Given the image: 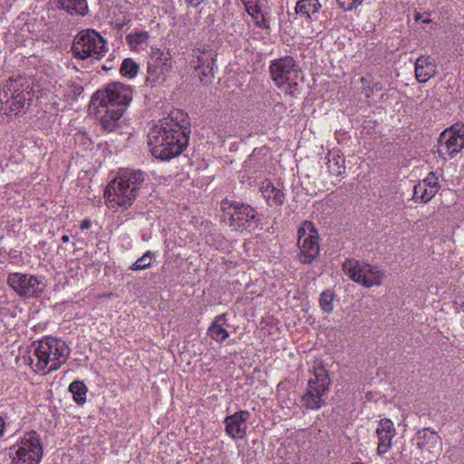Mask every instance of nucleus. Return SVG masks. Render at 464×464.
<instances>
[{
  "mask_svg": "<svg viewBox=\"0 0 464 464\" xmlns=\"http://www.w3.org/2000/svg\"><path fill=\"white\" fill-rule=\"evenodd\" d=\"M347 2H338L341 8L343 10H353V8H356L357 5H355L356 2H348V5L346 6Z\"/></svg>",
  "mask_w": 464,
  "mask_h": 464,
  "instance_id": "obj_37",
  "label": "nucleus"
},
{
  "mask_svg": "<svg viewBox=\"0 0 464 464\" xmlns=\"http://www.w3.org/2000/svg\"><path fill=\"white\" fill-rule=\"evenodd\" d=\"M139 71V65L130 58H126L122 61L121 65V73L122 76L132 79Z\"/></svg>",
  "mask_w": 464,
  "mask_h": 464,
  "instance_id": "obj_28",
  "label": "nucleus"
},
{
  "mask_svg": "<svg viewBox=\"0 0 464 464\" xmlns=\"http://www.w3.org/2000/svg\"><path fill=\"white\" fill-rule=\"evenodd\" d=\"M83 92V87L82 85H71L69 86L64 96L67 100L76 101L78 96L81 95Z\"/></svg>",
  "mask_w": 464,
  "mask_h": 464,
  "instance_id": "obj_34",
  "label": "nucleus"
},
{
  "mask_svg": "<svg viewBox=\"0 0 464 464\" xmlns=\"http://www.w3.org/2000/svg\"><path fill=\"white\" fill-rule=\"evenodd\" d=\"M61 240H62V242H63V243H67V242H69L70 237H69V236H67V235H63V236L62 237Z\"/></svg>",
  "mask_w": 464,
  "mask_h": 464,
  "instance_id": "obj_42",
  "label": "nucleus"
},
{
  "mask_svg": "<svg viewBox=\"0 0 464 464\" xmlns=\"http://www.w3.org/2000/svg\"><path fill=\"white\" fill-rule=\"evenodd\" d=\"M132 100L131 89L122 83L113 82L103 90H98L92 96L91 104L96 108L121 107L125 111Z\"/></svg>",
  "mask_w": 464,
  "mask_h": 464,
  "instance_id": "obj_8",
  "label": "nucleus"
},
{
  "mask_svg": "<svg viewBox=\"0 0 464 464\" xmlns=\"http://www.w3.org/2000/svg\"><path fill=\"white\" fill-rule=\"evenodd\" d=\"M269 72L275 84L290 94L297 90L299 82L303 80L300 66L293 57L288 55L273 60Z\"/></svg>",
  "mask_w": 464,
  "mask_h": 464,
  "instance_id": "obj_4",
  "label": "nucleus"
},
{
  "mask_svg": "<svg viewBox=\"0 0 464 464\" xmlns=\"http://www.w3.org/2000/svg\"><path fill=\"white\" fill-rule=\"evenodd\" d=\"M455 304L459 306V308L464 312V299L463 298H458L455 301Z\"/></svg>",
  "mask_w": 464,
  "mask_h": 464,
  "instance_id": "obj_39",
  "label": "nucleus"
},
{
  "mask_svg": "<svg viewBox=\"0 0 464 464\" xmlns=\"http://www.w3.org/2000/svg\"><path fill=\"white\" fill-rule=\"evenodd\" d=\"M102 114L101 125L107 131H114L121 124V119L125 111L121 107L114 108H97Z\"/></svg>",
  "mask_w": 464,
  "mask_h": 464,
  "instance_id": "obj_21",
  "label": "nucleus"
},
{
  "mask_svg": "<svg viewBox=\"0 0 464 464\" xmlns=\"http://www.w3.org/2000/svg\"><path fill=\"white\" fill-rule=\"evenodd\" d=\"M6 282L18 295L24 298H38L46 287L43 276L18 272L9 274Z\"/></svg>",
  "mask_w": 464,
  "mask_h": 464,
  "instance_id": "obj_13",
  "label": "nucleus"
},
{
  "mask_svg": "<svg viewBox=\"0 0 464 464\" xmlns=\"http://www.w3.org/2000/svg\"><path fill=\"white\" fill-rule=\"evenodd\" d=\"M360 82H362L363 87H366L368 84L372 83V82L370 81V79L368 77H362L360 79Z\"/></svg>",
  "mask_w": 464,
  "mask_h": 464,
  "instance_id": "obj_40",
  "label": "nucleus"
},
{
  "mask_svg": "<svg viewBox=\"0 0 464 464\" xmlns=\"http://www.w3.org/2000/svg\"><path fill=\"white\" fill-rule=\"evenodd\" d=\"M259 26H262L261 23L257 24ZM263 27H266V24H263Z\"/></svg>",
  "mask_w": 464,
  "mask_h": 464,
  "instance_id": "obj_44",
  "label": "nucleus"
},
{
  "mask_svg": "<svg viewBox=\"0 0 464 464\" xmlns=\"http://www.w3.org/2000/svg\"><path fill=\"white\" fill-rule=\"evenodd\" d=\"M106 42L95 30L88 29L80 32L74 38L72 52L81 60L89 57L101 59L106 52Z\"/></svg>",
  "mask_w": 464,
  "mask_h": 464,
  "instance_id": "obj_10",
  "label": "nucleus"
},
{
  "mask_svg": "<svg viewBox=\"0 0 464 464\" xmlns=\"http://www.w3.org/2000/svg\"><path fill=\"white\" fill-rule=\"evenodd\" d=\"M153 258V253L147 251L140 258H138L130 268L133 271H140L149 268L152 264Z\"/></svg>",
  "mask_w": 464,
  "mask_h": 464,
  "instance_id": "obj_30",
  "label": "nucleus"
},
{
  "mask_svg": "<svg viewBox=\"0 0 464 464\" xmlns=\"http://www.w3.org/2000/svg\"><path fill=\"white\" fill-rule=\"evenodd\" d=\"M322 5L320 2H296L295 12L296 14H301L305 18L311 20L312 15L318 13Z\"/></svg>",
  "mask_w": 464,
  "mask_h": 464,
  "instance_id": "obj_25",
  "label": "nucleus"
},
{
  "mask_svg": "<svg viewBox=\"0 0 464 464\" xmlns=\"http://www.w3.org/2000/svg\"><path fill=\"white\" fill-rule=\"evenodd\" d=\"M438 153L453 158L464 148V124L458 122L444 130L439 138Z\"/></svg>",
  "mask_w": 464,
  "mask_h": 464,
  "instance_id": "obj_14",
  "label": "nucleus"
},
{
  "mask_svg": "<svg viewBox=\"0 0 464 464\" xmlns=\"http://www.w3.org/2000/svg\"><path fill=\"white\" fill-rule=\"evenodd\" d=\"M382 90V84L379 82H372L368 84L366 87H362V92H364L367 98L372 96L375 92Z\"/></svg>",
  "mask_w": 464,
  "mask_h": 464,
  "instance_id": "obj_35",
  "label": "nucleus"
},
{
  "mask_svg": "<svg viewBox=\"0 0 464 464\" xmlns=\"http://www.w3.org/2000/svg\"><path fill=\"white\" fill-rule=\"evenodd\" d=\"M437 191L434 188H430L425 185V183L419 182L413 187V195L412 198L417 200H420L421 202H428L430 201L435 195Z\"/></svg>",
  "mask_w": 464,
  "mask_h": 464,
  "instance_id": "obj_24",
  "label": "nucleus"
},
{
  "mask_svg": "<svg viewBox=\"0 0 464 464\" xmlns=\"http://www.w3.org/2000/svg\"><path fill=\"white\" fill-rule=\"evenodd\" d=\"M171 69V55L169 51L165 52L160 48H151L148 62L147 81L154 83L164 81L165 76Z\"/></svg>",
  "mask_w": 464,
  "mask_h": 464,
  "instance_id": "obj_15",
  "label": "nucleus"
},
{
  "mask_svg": "<svg viewBox=\"0 0 464 464\" xmlns=\"http://www.w3.org/2000/svg\"><path fill=\"white\" fill-rule=\"evenodd\" d=\"M87 387L81 381H74L69 385V392L72 394L73 401L78 405H82L86 401Z\"/></svg>",
  "mask_w": 464,
  "mask_h": 464,
  "instance_id": "obj_26",
  "label": "nucleus"
},
{
  "mask_svg": "<svg viewBox=\"0 0 464 464\" xmlns=\"http://www.w3.org/2000/svg\"><path fill=\"white\" fill-rule=\"evenodd\" d=\"M331 381L324 367L315 369L314 377L308 381L301 402L308 410H319L326 403Z\"/></svg>",
  "mask_w": 464,
  "mask_h": 464,
  "instance_id": "obj_7",
  "label": "nucleus"
},
{
  "mask_svg": "<svg viewBox=\"0 0 464 464\" xmlns=\"http://www.w3.org/2000/svg\"><path fill=\"white\" fill-rule=\"evenodd\" d=\"M191 65L199 71V78L205 83L210 82L214 78L216 66V53L212 49L206 47L193 50Z\"/></svg>",
  "mask_w": 464,
  "mask_h": 464,
  "instance_id": "obj_16",
  "label": "nucleus"
},
{
  "mask_svg": "<svg viewBox=\"0 0 464 464\" xmlns=\"http://www.w3.org/2000/svg\"><path fill=\"white\" fill-rule=\"evenodd\" d=\"M25 80L23 77L16 79L10 78L3 85L0 91V110L4 114L18 115L31 100L30 92H25L28 86L24 87Z\"/></svg>",
  "mask_w": 464,
  "mask_h": 464,
  "instance_id": "obj_5",
  "label": "nucleus"
},
{
  "mask_svg": "<svg viewBox=\"0 0 464 464\" xmlns=\"http://www.w3.org/2000/svg\"><path fill=\"white\" fill-rule=\"evenodd\" d=\"M263 197L272 208L281 207L285 198L282 189L276 188L271 182H264L260 188Z\"/></svg>",
  "mask_w": 464,
  "mask_h": 464,
  "instance_id": "obj_23",
  "label": "nucleus"
},
{
  "mask_svg": "<svg viewBox=\"0 0 464 464\" xmlns=\"http://www.w3.org/2000/svg\"><path fill=\"white\" fill-rule=\"evenodd\" d=\"M344 160L341 157H334L328 160L329 172L334 176H341L345 172V167L343 166Z\"/></svg>",
  "mask_w": 464,
  "mask_h": 464,
  "instance_id": "obj_31",
  "label": "nucleus"
},
{
  "mask_svg": "<svg viewBox=\"0 0 464 464\" xmlns=\"http://www.w3.org/2000/svg\"><path fill=\"white\" fill-rule=\"evenodd\" d=\"M413 440L420 450L434 452L440 448V438L437 432L430 429H422L418 430Z\"/></svg>",
  "mask_w": 464,
  "mask_h": 464,
  "instance_id": "obj_20",
  "label": "nucleus"
},
{
  "mask_svg": "<svg viewBox=\"0 0 464 464\" xmlns=\"http://www.w3.org/2000/svg\"><path fill=\"white\" fill-rule=\"evenodd\" d=\"M334 294L330 290L324 291L320 295L319 304L324 313H331L334 310Z\"/></svg>",
  "mask_w": 464,
  "mask_h": 464,
  "instance_id": "obj_32",
  "label": "nucleus"
},
{
  "mask_svg": "<svg viewBox=\"0 0 464 464\" xmlns=\"http://www.w3.org/2000/svg\"><path fill=\"white\" fill-rule=\"evenodd\" d=\"M376 433L379 440L377 452L379 455H383L392 448V441L397 434L393 422L387 418L381 419L376 428Z\"/></svg>",
  "mask_w": 464,
  "mask_h": 464,
  "instance_id": "obj_18",
  "label": "nucleus"
},
{
  "mask_svg": "<svg viewBox=\"0 0 464 464\" xmlns=\"http://www.w3.org/2000/svg\"><path fill=\"white\" fill-rule=\"evenodd\" d=\"M297 234L298 259L302 264H311L319 254L318 232L311 221H304Z\"/></svg>",
  "mask_w": 464,
  "mask_h": 464,
  "instance_id": "obj_12",
  "label": "nucleus"
},
{
  "mask_svg": "<svg viewBox=\"0 0 464 464\" xmlns=\"http://www.w3.org/2000/svg\"><path fill=\"white\" fill-rule=\"evenodd\" d=\"M190 122L188 114L173 110L155 124L148 134V147L153 157L169 160L187 148L190 135Z\"/></svg>",
  "mask_w": 464,
  "mask_h": 464,
  "instance_id": "obj_1",
  "label": "nucleus"
},
{
  "mask_svg": "<svg viewBox=\"0 0 464 464\" xmlns=\"http://www.w3.org/2000/svg\"><path fill=\"white\" fill-rule=\"evenodd\" d=\"M247 13L256 20V24H259L258 19L262 18V23L265 22V16L261 13L260 6L257 5L258 2H243Z\"/></svg>",
  "mask_w": 464,
  "mask_h": 464,
  "instance_id": "obj_33",
  "label": "nucleus"
},
{
  "mask_svg": "<svg viewBox=\"0 0 464 464\" xmlns=\"http://www.w3.org/2000/svg\"><path fill=\"white\" fill-rule=\"evenodd\" d=\"M5 420L2 416H0V437L3 436L4 434V430H5Z\"/></svg>",
  "mask_w": 464,
  "mask_h": 464,
  "instance_id": "obj_41",
  "label": "nucleus"
},
{
  "mask_svg": "<svg viewBox=\"0 0 464 464\" xmlns=\"http://www.w3.org/2000/svg\"><path fill=\"white\" fill-rule=\"evenodd\" d=\"M126 40L131 48L136 49L138 46L147 43L149 40V33L146 31H140L129 34L126 36Z\"/></svg>",
  "mask_w": 464,
  "mask_h": 464,
  "instance_id": "obj_29",
  "label": "nucleus"
},
{
  "mask_svg": "<svg viewBox=\"0 0 464 464\" xmlns=\"http://www.w3.org/2000/svg\"><path fill=\"white\" fill-rule=\"evenodd\" d=\"M224 221L235 231H244L256 227V211L249 205L225 199L221 202Z\"/></svg>",
  "mask_w": 464,
  "mask_h": 464,
  "instance_id": "obj_6",
  "label": "nucleus"
},
{
  "mask_svg": "<svg viewBox=\"0 0 464 464\" xmlns=\"http://www.w3.org/2000/svg\"><path fill=\"white\" fill-rule=\"evenodd\" d=\"M437 65L433 58L430 56H420L415 62V76L419 82H426L435 76Z\"/></svg>",
  "mask_w": 464,
  "mask_h": 464,
  "instance_id": "obj_19",
  "label": "nucleus"
},
{
  "mask_svg": "<svg viewBox=\"0 0 464 464\" xmlns=\"http://www.w3.org/2000/svg\"><path fill=\"white\" fill-rule=\"evenodd\" d=\"M343 270L352 281L366 288L380 285L383 277L379 267L356 259H346L343 263Z\"/></svg>",
  "mask_w": 464,
  "mask_h": 464,
  "instance_id": "obj_11",
  "label": "nucleus"
},
{
  "mask_svg": "<svg viewBox=\"0 0 464 464\" xmlns=\"http://www.w3.org/2000/svg\"><path fill=\"white\" fill-rule=\"evenodd\" d=\"M227 315L226 313L217 315L208 328L207 334L218 343H223L229 336L224 326L227 323Z\"/></svg>",
  "mask_w": 464,
  "mask_h": 464,
  "instance_id": "obj_22",
  "label": "nucleus"
},
{
  "mask_svg": "<svg viewBox=\"0 0 464 464\" xmlns=\"http://www.w3.org/2000/svg\"><path fill=\"white\" fill-rule=\"evenodd\" d=\"M200 2H197V4L193 5L194 7H198Z\"/></svg>",
  "mask_w": 464,
  "mask_h": 464,
  "instance_id": "obj_43",
  "label": "nucleus"
},
{
  "mask_svg": "<svg viewBox=\"0 0 464 464\" xmlns=\"http://www.w3.org/2000/svg\"><path fill=\"white\" fill-rule=\"evenodd\" d=\"M250 417L248 411H239L224 420L225 431L233 440H242L246 435V421Z\"/></svg>",
  "mask_w": 464,
  "mask_h": 464,
  "instance_id": "obj_17",
  "label": "nucleus"
},
{
  "mask_svg": "<svg viewBox=\"0 0 464 464\" xmlns=\"http://www.w3.org/2000/svg\"><path fill=\"white\" fill-rule=\"evenodd\" d=\"M13 464H39L43 458L40 436L32 430L26 433L16 445L9 449Z\"/></svg>",
  "mask_w": 464,
  "mask_h": 464,
  "instance_id": "obj_9",
  "label": "nucleus"
},
{
  "mask_svg": "<svg viewBox=\"0 0 464 464\" xmlns=\"http://www.w3.org/2000/svg\"><path fill=\"white\" fill-rule=\"evenodd\" d=\"M34 345V353L24 358L37 373L46 374L58 370L70 354L65 342L53 337H46Z\"/></svg>",
  "mask_w": 464,
  "mask_h": 464,
  "instance_id": "obj_3",
  "label": "nucleus"
},
{
  "mask_svg": "<svg viewBox=\"0 0 464 464\" xmlns=\"http://www.w3.org/2000/svg\"><path fill=\"white\" fill-rule=\"evenodd\" d=\"M143 181L144 173L142 171L129 169H120L115 179L105 188L104 196L107 206L114 211H118L119 208H130Z\"/></svg>",
  "mask_w": 464,
  "mask_h": 464,
  "instance_id": "obj_2",
  "label": "nucleus"
},
{
  "mask_svg": "<svg viewBox=\"0 0 464 464\" xmlns=\"http://www.w3.org/2000/svg\"><path fill=\"white\" fill-rule=\"evenodd\" d=\"M420 183H425V185H427V187H429L430 188H435L437 192L440 188L438 178L436 177L434 172H430L428 176L422 181H420Z\"/></svg>",
  "mask_w": 464,
  "mask_h": 464,
  "instance_id": "obj_36",
  "label": "nucleus"
},
{
  "mask_svg": "<svg viewBox=\"0 0 464 464\" xmlns=\"http://www.w3.org/2000/svg\"><path fill=\"white\" fill-rule=\"evenodd\" d=\"M91 227V220L89 218H85L81 221L80 223V228L82 230L88 229Z\"/></svg>",
  "mask_w": 464,
  "mask_h": 464,
  "instance_id": "obj_38",
  "label": "nucleus"
},
{
  "mask_svg": "<svg viewBox=\"0 0 464 464\" xmlns=\"http://www.w3.org/2000/svg\"><path fill=\"white\" fill-rule=\"evenodd\" d=\"M58 8L65 10L71 15H84L87 13V2H57Z\"/></svg>",
  "mask_w": 464,
  "mask_h": 464,
  "instance_id": "obj_27",
  "label": "nucleus"
}]
</instances>
